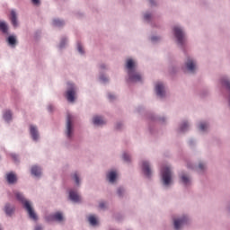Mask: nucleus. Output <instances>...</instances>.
I'll list each match as a JSON object with an SVG mask.
<instances>
[{
	"mask_svg": "<svg viewBox=\"0 0 230 230\" xmlns=\"http://www.w3.org/2000/svg\"><path fill=\"white\" fill-rule=\"evenodd\" d=\"M126 67L128 69L129 82H141V75L136 72V69H134V67H136V63H134V60L128 59Z\"/></svg>",
	"mask_w": 230,
	"mask_h": 230,
	"instance_id": "f257e3e1",
	"label": "nucleus"
},
{
	"mask_svg": "<svg viewBox=\"0 0 230 230\" xmlns=\"http://www.w3.org/2000/svg\"><path fill=\"white\" fill-rule=\"evenodd\" d=\"M155 91L157 96H160V98H163V96H164V85L163 84V83L156 84Z\"/></svg>",
	"mask_w": 230,
	"mask_h": 230,
	"instance_id": "9d476101",
	"label": "nucleus"
},
{
	"mask_svg": "<svg viewBox=\"0 0 230 230\" xmlns=\"http://www.w3.org/2000/svg\"><path fill=\"white\" fill-rule=\"evenodd\" d=\"M124 161H126V163H129L130 161V156L128 155V154L127 153H124L123 155H122Z\"/></svg>",
	"mask_w": 230,
	"mask_h": 230,
	"instance_id": "cd10ccee",
	"label": "nucleus"
},
{
	"mask_svg": "<svg viewBox=\"0 0 230 230\" xmlns=\"http://www.w3.org/2000/svg\"><path fill=\"white\" fill-rule=\"evenodd\" d=\"M53 24H54V26L60 27V26H64V22L60 21V20H54Z\"/></svg>",
	"mask_w": 230,
	"mask_h": 230,
	"instance_id": "393cba45",
	"label": "nucleus"
},
{
	"mask_svg": "<svg viewBox=\"0 0 230 230\" xmlns=\"http://www.w3.org/2000/svg\"><path fill=\"white\" fill-rule=\"evenodd\" d=\"M162 179L164 186H168L172 182V169L169 166H164L162 169Z\"/></svg>",
	"mask_w": 230,
	"mask_h": 230,
	"instance_id": "7ed1b4c3",
	"label": "nucleus"
},
{
	"mask_svg": "<svg viewBox=\"0 0 230 230\" xmlns=\"http://www.w3.org/2000/svg\"><path fill=\"white\" fill-rule=\"evenodd\" d=\"M66 136L67 137L73 136V116L71 114L66 116Z\"/></svg>",
	"mask_w": 230,
	"mask_h": 230,
	"instance_id": "39448f33",
	"label": "nucleus"
},
{
	"mask_svg": "<svg viewBox=\"0 0 230 230\" xmlns=\"http://www.w3.org/2000/svg\"><path fill=\"white\" fill-rule=\"evenodd\" d=\"M30 132L32 139L34 141H37L39 139V130L37 129V127L31 125L30 126Z\"/></svg>",
	"mask_w": 230,
	"mask_h": 230,
	"instance_id": "9b49d317",
	"label": "nucleus"
},
{
	"mask_svg": "<svg viewBox=\"0 0 230 230\" xmlns=\"http://www.w3.org/2000/svg\"><path fill=\"white\" fill-rule=\"evenodd\" d=\"M186 222H188V217H183L181 219H174V229L176 230L181 229V227H182V226H184Z\"/></svg>",
	"mask_w": 230,
	"mask_h": 230,
	"instance_id": "6e6552de",
	"label": "nucleus"
},
{
	"mask_svg": "<svg viewBox=\"0 0 230 230\" xmlns=\"http://www.w3.org/2000/svg\"><path fill=\"white\" fill-rule=\"evenodd\" d=\"M16 42H17V40L15 39L14 36L8 37V43L10 44V46H15Z\"/></svg>",
	"mask_w": 230,
	"mask_h": 230,
	"instance_id": "4be33fe9",
	"label": "nucleus"
},
{
	"mask_svg": "<svg viewBox=\"0 0 230 230\" xmlns=\"http://www.w3.org/2000/svg\"><path fill=\"white\" fill-rule=\"evenodd\" d=\"M173 31L174 37L177 39L178 44L182 46V44H184V40H186L184 31H182V29H181L180 27H174Z\"/></svg>",
	"mask_w": 230,
	"mask_h": 230,
	"instance_id": "20e7f679",
	"label": "nucleus"
},
{
	"mask_svg": "<svg viewBox=\"0 0 230 230\" xmlns=\"http://www.w3.org/2000/svg\"><path fill=\"white\" fill-rule=\"evenodd\" d=\"M76 94V91L75 90V86L73 84H70V89L66 91V100L68 102H75V95Z\"/></svg>",
	"mask_w": 230,
	"mask_h": 230,
	"instance_id": "423d86ee",
	"label": "nucleus"
},
{
	"mask_svg": "<svg viewBox=\"0 0 230 230\" xmlns=\"http://www.w3.org/2000/svg\"><path fill=\"white\" fill-rule=\"evenodd\" d=\"M93 125H97V126L105 125V121H104L103 118L99 117V116L93 117Z\"/></svg>",
	"mask_w": 230,
	"mask_h": 230,
	"instance_id": "f3484780",
	"label": "nucleus"
},
{
	"mask_svg": "<svg viewBox=\"0 0 230 230\" xmlns=\"http://www.w3.org/2000/svg\"><path fill=\"white\" fill-rule=\"evenodd\" d=\"M6 181L9 184H15L17 182V175L13 172H8L6 174Z\"/></svg>",
	"mask_w": 230,
	"mask_h": 230,
	"instance_id": "4468645a",
	"label": "nucleus"
},
{
	"mask_svg": "<svg viewBox=\"0 0 230 230\" xmlns=\"http://www.w3.org/2000/svg\"><path fill=\"white\" fill-rule=\"evenodd\" d=\"M48 222H51L53 220H56L57 222H62L64 220V216H62V213L58 212L56 214L50 215L47 217Z\"/></svg>",
	"mask_w": 230,
	"mask_h": 230,
	"instance_id": "0eeeda50",
	"label": "nucleus"
},
{
	"mask_svg": "<svg viewBox=\"0 0 230 230\" xmlns=\"http://www.w3.org/2000/svg\"><path fill=\"white\" fill-rule=\"evenodd\" d=\"M99 208H101V209H103V208H105V203H100Z\"/></svg>",
	"mask_w": 230,
	"mask_h": 230,
	"instance_id": "e433bc0d",
	"label": "nucleus"
},
{
	"mask_svg": "<svg viewBox=\"0 0 230 230\" xmlns=\"http://www.w3.org/2000/svg\"><path fill=\"white\" fill-rule=\"evenodd\" d=\"M150 17H152V15L146 13V14H145L144 19H145V21H150Z\"/></svg>",
	"mask_w": 230,
	"mask_h": 230,
	"instance_id": "2f4dec72",
	"label": "nucleus"
},
{
	"mask_svg": "<svg viewBox=\"0 0 230 230\" xmlns=\"http://www.w3.org/2000/svg\"><path fill=\"white\" fill-rule=\"evenodd\" d=\"M125 190L122 189V188H119V190H118V195H119V197H121V195H123V192H124Z\"/></svg>",
	"mask_w": 230,
	"mask_h": 230,
	"instance_id": "7c9ffc66",
	"label": "nucleus"
},
{
	"mask_svg": "<svg viewBox=\"0 0 230 230\" xmlns=\"http://www.w3.org/2000/svg\"><path fill=\"white\" fill-rule=\"evenodd\" d=\"M188 122H183L181 126V132H186L188 130Z\"/></svg>",
	"mask_w": 230,
	"mask_h": 230,
	"instance_id": "a878e982",
	"label": "nucleus"
},
{
	"mask_svg": "<svg viewBox=\"0 0 230 230\" xmlns=\"http://www.w3.org/2000/svg\"><path fill=\"white\" fill-rule=\"evenodd\" d=\"M12 157L13 159V161L16 163V161H18L17 155H12Z\"/></svg>",
	"mask_w": 230,
	"mask_h": 230,
	"instance_id": "c9c22d12",
	"label": "nucleus"
},
{
	"mask_svg": "<svg viewBox=\"0 0 230 230\" xmlns=\"http://www.w3.org/2000/svg\"><path fill=\"white\" fill-rule=\"evenodd\" d=\"M69 199L70 200H73V202H80L82 200L80 195H78V192L75 190H70Z\"/></svg>",
	"mask_w": 230,
	"mask_h": 230,
	"instance_id": "f8f14e48",
	"label": "nucleus"
},
{
	"mask_svg": "<svg viewBox=\"0 0 230 230\" xmlns=\"http://www.w3.org/2000/svg\"><path fill=\"white\" fill-rule=\"evenodd\" d=\"M142 170L146 177H150L152 175V170H150V164L148 162L144 161L142 163Z\"/></svg>",
	"mask_w": 230,
	"mask_h": 230,
	"instance_id": "1a4fd4ad",
	"label": "nucleus"
},
{
	"mask_svg": "<svg viewBox=\"0 0 230 230\" xmlns=\"http://www.w3.org/2000/svg\"><path fill=\"white\" fill-rule=\"evenodd\" d=\"M186 67L190 73H195V70L197 69V65L192 59H189L186 63Z\"/></svg>",
	"mask_w": 230,
	"mask_h": 230,
	"instance_id": "ddd939ff",
	"label": "nucleus"
},
{
	"mask_svg": "<svg viewBox=\"0 0 230 230\" xmlns=\"http://www.w3.org/2000/svg\"><path fill=\"white\" fill-rule=\"evenodd\" d=\"M33 4L39 5L40 4V0H31Z\"/></svg>",
	"mask_w": 230,
	"mask_h": 230,
	"instance_id": "473e14b6",
	"label": "nucleus"
},
{
	"mask_svg": "<svg viewBox=\"0 0 230 230\" xmlns=\"http://www.w3.org/2000/svg\"><path fill=\"white\" fill-rule=\"evenodd\" d=\"M77 49H78L79 53L84 54V48L82 47V44L79 43L77 45Z\"/></svg>",
	"mask_w": 230,
	"mask_h": 230,
	"instance_id": "c756f323",
	"label": "nucleus"
},
{
	"mask_svg": "<svg viewBox=\"0 0 230 230\" xmlns=\"http://www.w3.org/2000/svg\"><path fill=\"white\" fill-rule=\"evenodd\" d=\"M89 223L91 224V226H96L98 224V220L96 219V217L94 216H90L88 217Z\"/></svg>",
	"mask_w": 230,
	"mask_h": 230,
	"instance_id": "aec40b11",
	"label": "nucleus"
},
{
	"mask_svg": "<svg viewBox=\"0 0 230 230\" xmlns=\"http://www.w3.org/2000/svg\"><path fill=\"white\" fill-rule=\"evenodd\" d=\"M4 119H5V121H10V119H12V111H6L4 113Z\"/></svg>",
	"mask_w": 230,
	"mask_h": 230,
	"instance_id": "412c9836",
	"label": "nucleus"
},
{
	"mask_svg": "<svg viewBox=\"0 0 230 230\" xmlns=\"http://www.w3.org/2000/svg\"><path fill=\"white\" fill-rule=\"evenodd\" d=\"M31 174L34 175L35 177H40V174L42 173V171L40 167L34 165L31 169Z\"/></svg>",
	"mask_w": 230,
	"mask_h": 230,
	"instance_id": "dca6fc26",
	"label": "nucleus"
},
{
	"mask_svg": "<svg viewBox=\"0 0 230 230\" xmlns=\"http://www.w3.org/2000/svg\"><path fill=\"white\" fill-rule=\"evenodd\" d=\"M207 128H208V124H206V123H201V124H199V129H200V130L204 131V130H206Z\"/></svg>",
	"mask_w": 230,
	"mask_h": 230,
	"instance_id": "c85d7f7f",
	"label": "nucleus"
},
{
	"mask_svg": "<svg viewBox=\"0 0 230 230\" xmlns=\"http://www.w3.org/2000/svg\"><path fill=\"white\" fill-rule=\"evenodd\" d=\"M73 179L75 181V184H80V179L78 178V173L75 172L73 174Z\"/></svg>",
	"mask_w": 230,
	"mask_h": 230,
	"instance_id": "bb28decb",
	"label": "nucleus"
},
{
	"mask_svg": "<svg viewBox=\"0 0 230 230\" xmlns=\"http://www.w3.org/2000/svg\"><path fill=\"white\" fill-rule=\"evenodd\" d=\"M10 21L14 28H17V26H19V23L17 22V13H15L14 10L11 11Z\"/></svg>",
	"mask_w": 230,
	"mask_h": 230,
	"instance_id": "2eb2a0df",
	"label": "nucleus"
},
{
	"mask_svg": "<svg viewBox=\"0 0 230 230\" xmlns=\"http://www.w3.org/2000/svg\"><path fill=\"white\" fill-rule=\"evenodd\" d=\"M5 213L6 215H12L13 213V208H11L9 204L5 205Z\"/></svg>",
	"mask_w": 230,
	"mask_h": 230,
	"instance_id": "b1692460",
	"label": "nucleus"
},
{
	"mask_svg": "<svg viewBox=\"0 0 230 230\" xmlns=\"http://www.w3.org/2000/svg\"><path fill=\"white\" fill-rule=\"evenodd\" d=\"M49 110L51 111V106L49 107Z\"/></svg>",
	"mask_w": 230,
	"mask_h": 230,
	"instance_id": "79ce46f5",
	"label": "nucleus"
},
{
	"mask_svg": "<svg viewBox=\"0 0 230 230\" xmlns=\"http://www.w3.org/2000/svg\"><path fill=\"white\" fill-rule=\"evenodd\" d=\"M108 98H109V100H111V102H112V100H114L116 98V96L109 93Z\"/></svg>",
	"mask_w": 230,
	"mask_h": 230,
	"instance_id": "72a5a7b5",
	"label": "nucleus"
},
{
	"mask_svg": "<svg viewBox=\"0 0 230 230\" xmlns=\"http://www.w3.org/2000/svg\"><path fill=\"white\" fill-rule=\"evenodd\" d=\"M107 177L110 182H114L116 181V177H118V174L116 173V172L111 171L107 174Z\"/></svg>",
	"mask_w": 230,
	"mask_h": 230,
	"instance_id": "a211bd4d",
	"label": "nucleus"
},
{
	"mask_svg": "<svg viewBox=\"0 0 230 230\" xmlns=\"http://www.w3.org/2000/svg\"><path fill=\"white\" fill-rule=\"evenodd\" d=\"M204 168H206V165H205L204 164H201V163H200V164H199V170H204Z\"/></svg>",
	"mask_w": 230,
	"mask_h": 230,
	"instance_id": "f704fd0d",
	"label": "nucleus"
},
{
	"mask_svg": "<svg viewBox=\"0 0 230 230\" xmlns=\"http://www.w3.org/2000/svg\"><path fill=\"white\" fill-rule=\"evenodd\" d=\"M156 39H157V38H155V37H153V38H152V40H155Z\"/></svg>",
	"mask_w": 230,
	"mask_h": 230,
	"instance_id": "a19ab883",
	"label": "nucleus"
},
{
	"mask_svg": "<svg viewBox=\"0 0 230 230\" xmlns=\"http://www.w3.org/2000/svg\"><path fill=\"white\" fill-rule=\"evenodd\" d=\"M0 30L3 33H8V25L4 22H0Z\"/></svg>",
	"mask_w": 230,
	"mask_h": 230,
	"instance_id": "6ab92c4d",
	"label": "nucleus"
},
{
	"mask_svg": "<svg viewBox=\"0 0 230 230\" xmlns=\"http://www.w3.org/2000/svg\"><path fill=\"white\" fill-rule=\"evenodd\" d=\"M60 48H64V41L61 42Z\"/></svg>",
	"mask_w": 230,
	"mask_h": 230,
	"instance_id": "ea45409f",
	"label": "nucleus"
},
{
	"mask_svg": "<svg viewBox=\"0 0 230 230\" xmlns=\"http://www.w3.org/2000/svg\"><path fill=\"white\" fill-rule=\"evenodd\" d=\"M150 3H154V0H150Z\"/></svg>",
	"mask_w": 230,
	"mask_h": 230,
	"instance_id": "37998d69",
	"label": "nucleus"
},
{
	"mask_svg": "<svg viewBox=\"0 0 230 230\" xmlns=\"http://www.w3.org/2000/svg\"><path fill=\"white\" fill-rule=\"evenodd\" d=\"M181 181L183 184H190V178L186 174L181 175Z\"/></svg>",
	"mask_w": 230,
	"mask_h": 230,
	"instance_id": "5701e85b",
	"label": "nucleus"
},
{
	"mask_svg": "<svg viewBox=\"0 0 230 230\" xmlns=\"http://www.w3.org/2000/svg\"><path fill=\"white\" fill-rule=\"evenodd\" d=\"M15 197H16L17 200L22 202V204L23 205V208L26 209L30 218H31L32 220H37V214H35V211L33 210V208H31V204L30 203V201L26 200L24 199V196H22V194L21 192H15Z\"/></svg>",
	"mask_w": 230,
	"mask_h": 230,
	"instance_id": "f03ea898",
	"label": "nucleus"
},
{
	"mask_svg": "<svg viewBox=\"0 0 230 230\" xmlns=\"http://www.w3.org/2000/svg\"><path fill=\"white\" fill-rule=\"evenodd\" d=\"M101 80H102V82H107V77L102 76Z\"/></svg>",
	"mask_w": 230,
	"mask_h": 230,
	"instance_id": "4c0bfd02",
	"label": "nucleus"
},
{
	"mask_svg": "<svg viewBox=\"0 0 230 230\" xmlns=\"http://www.w3.org/2000/svg\"><path fill=\"white\" fill-rule=\"evenodd\" d=\"M35 230H42V226H38L35 227Z\"/></svg>",
	"mask_w": 230,
	"mask_h": 230,
	"instance_id": "58836bf2",
	"label": "nucleus"
}]
</instances>
